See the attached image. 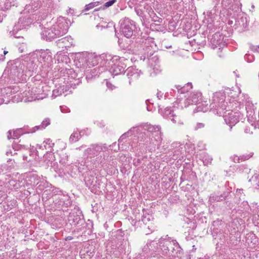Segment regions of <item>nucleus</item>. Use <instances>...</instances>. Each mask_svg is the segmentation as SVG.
Instances as JSON below:
<instances>
[{
  "label": "nucleus",
  "mask_w": 259,
  "mask_h": 259,
  "mask_svg": "<svg viewBox=\"0 0 259 259\" xmlns=\"http://www.w3.org/2000/svg\"><path fill=\"white\" fill-rule=\"evenodd\" d=\"M52 26L50 32V38L59 37L67 32L68 25L64 18L60 17L56 19L52 20Z\"/></svg>",
  "instance_id": "1"
},
{
  "label": "nucleus",
  "mask_w": 259,
  "mask_h": 259,
  "mask_svg": "<svg viewBox=\"0 0 259 259\" xmlns=\"http://www.w3.org/2000/svg\"><path fill=\"white\" fill-rule=\"evenodd\" d=\"M135 28L134 22L128 19H124L120 22V31L127 38L133 35Z\"/></svg>",
  "instance_id": "2"
},
{
  "label": "nucleus",
  "mask_w": 259,
  "mask_h": 259,
  "mask_svg": "<svg viewBox=\"0 0 259 259\" xmlns=\"http://www.w3.org/2000/svg\"><path fill=\"white\" fill-rule=\"evenodd\" d=\"M225 120L227 124H229L232 128V126L235 125L239 121L238 117L236 115V113H232L229 114L228 116L225 117Z\"/></svg>",
  "instance_id": "3"
},
{
  "label": "nucleus",
  "mask_w": 259,
  "mask_h": 259,
  "mask_svg": "<svg viewBox=\"0 0 259 259\" xmlns=\"http://www.w3.org/2000/svg\"><path fill=\"white\" fill-rule=\"evenodd\" d=\"M57 42L59 48H63L69 47L72 42L70 37H65L59 39Z\"/></svg>",
  "instance_id": "4"
},
{
  "label": "nucleus",
  "mask_w": 259,
  "mask_h": 259,
  "mask_svg": "<svg viewBox=\"0 0 259 259\" xmlns=\"http://www.w3.org/2000/svg\"><path fill=\"white\" fill-rule=\"evenodd\" d=\"M102 150V148L99 145H92L89 148H88L85 152L88 154L92 156L97 155L98 153Z\"/></svg>",
  "instance_id": "5"
},
{
  "label": "nucleus",
  "mask_w": 259,
  "mask_h": 259,
  "mask_svg": "<svg viewBox=\"0 0 259 259\" xmlns=\"http://www.w3.org/2000/svg\"><path fill=\"white\" fill-rule=\"evenodd\" d=\"M201 98V94L199 92L192 94L188 99L189 104H196L198 103Z\"/></svg>",
  "instance_id": "6"
},
{
  "label": "nucleus",
  "mask_w": 259,
  "mask_h": 259,
  "mask_svg": "<svg viewBox=\"0 0 259 259\" xmlns=\"http://www.w3.org/2000/svg\"><path fill=\"white\" fill-rule=\"evenodd\" d=\"M144 130L150 133H156L157 135L160 134V127L159 126H155L151 124H146L144 126Z\"/></svg>",
  "instance_id": "7"
},
{
  "label": "nucleus",
  "mask_w": 259,
  "mask_h": 259,
  "mask_svg": "<svg viewBox=\"0 0 259 259\" xmlns=\"http://www.w3.org/2000/svg\"><path fill=\"white\" fill-rule=\"evenodd\" d=\"M98 57L94 54H90L88 56V65L89 67L94 66L98 64Z\"/></svg>",
  "instance_id": "8"
},
{
  "label": "nucleus",
  "mask_w": 259,
  "mask_h": 259,
  "mask_svg": "<svg viewBox=\"0 0 259 259\" xmlns=\"http://www.w3.org/2000/svg\"><path fill=\"white\" fill-rule=\"evenodd\" d=\"M127 75L130 79V83H131L132 81L138 79L139 77V74L137 71L131 72V69L128 70Z\"/></svg>",
  "instance_id": "9"
},
{
  "label": "nucleus",
  "mask_w": 259,
  "mask_h": 259,
  "mask_svg": "<svg viewBox=\"0 0 259 259\" xmlns=\"http://www.w3.org/2000/svg\"><path fill=\"white\" fill-rule=\"evenodd\" d=\"M100 2H95L90 3L89 4L86 5L84 8V9L82 10V12L88 11L91 9H93L94 8L97 7L99 6Z\"/></svg>",
  "instance_id": "10"
},
{
  "label": "nucleus",
  "mask_w": 259,
  "mask_h": 259,
  "mask_svg": "<svg viewBox=\"0 0 259 259\" xmlns=\"http://www.w3.org/2000/svg\"><path fill=\"white\" fill-rule=\"evenodd\" d=\"M81 135L80 133L77 132H74L70 137V141L71 142H75L78 141Z\"/></svg>",
  "instance_id": "11"
},
{
  "label": "nucleus",
  "mask_w": 259,
  "mask_h": 259,
  "mask_svg": "<svg viewBox=\"0 0 259 259\" xmlns=\"http://www.w3.org/2000/svg\"><path fill=\"white\" fill-rule=\"evenodd\" d=\"M49 124V121L47 119H45L41 123V124L39 126H36L34 128L36 130H42L45 129Z\"/></svg>",
  "instance_id": "12"
},
{
  "label": "nucleus",
  "mask_w": 259,
  "mask_h": 259,
  "mask_svg": "<svg viewBox=\"0 0 259 259\" xmlns=\"http://www.w3.org/2000/svg\"><path fill=\"white\" fill-rule=\"evenodd\" d=\"M48 28H44V30L41 32V38L44 40H48Z\"/></svg>",
  "instance_id": "13"
},
{
  "label": "nucleus",
  "mask_w": 259,
  "mask_h": 259,
  "mask_svg": "<svg viewBox=\"0 0 259 259\" xmlns=\"http://www.w3.org/2000/svg\"><path fill=\"white\" fill-rule=\"evenodd\" d=\"M232 160L235 163H239L240 161L243 160L242 157H239L237 155H234L231 157Z\"/></svg>",
  "instance_id": "14"
},
{
  "label": "nucleus",
  "mask_w": 259,
  "mask_h": 259,
  "mask_svg": "<svg viewBox=\"0 0 259 259\" xmlns=\"http://www.w3.org/2000/svg\"><path fill=\"white\" fill-rule=\"evenodd\" d=\"M124 69L122 67H120L118 68V65L117 66L116 68H114V72L116 74L121 73L123 72Z\"/></svg>",
  "instance_id": "15"
},
{
  "label": "nucleus",
  "mask_w": 259,
  "mask_h": 259,
  "mask_svg": "<svg viewBox=\"0 0 259 259\" xmlns=\"http://www.w3.org/2000/svg\"><path fill=\"white\" fill-rule=\"evenodd\" d=\"M115 1H116V0H111V1L106 2L105 4V7L106 8H108V7H109L110 6H111L115 2Z\"/></svg>",
  "instance_id": "16"
},
{
  "label": "nucleus",
  "mask_w": 259,
  "mask_h": 259,
  "mask_svg": "<svg viewBox=\"0 0 259 259\" xmlns=\"http://www.w3.org/2000/svg\"><path fill=\"white\" fill-rule=\"evenodd\" d=\"M204 126V124L202 123H198L195 127V130L203 128Z\"/></svg>",
  "instance_id": "17"
},
{
  "label": "nucleus",
  "mask_w": 259,
  "mask_h": 259,
  "mask_svg": "<svg viewBox=\"0 0 259 259\" xmlns=\"http://www.w3.org/2000/svg\"><path fill=\"white\" fill-rule=\"evenodd\" d=\"M74 10L72 9L71 8H69L67 11V12L68 14H70L71 15H72L73 13Z\"/></svg>",
  "instance_id": "18"
},
{
  "label": "nucleus",
  "mask_w": 259,
  "mask_h": 259,
  "mask_svg": "<svg viewBox=\"0 0 259 259\" xmlns=\"http://www.w3.org/2000/svg\"><path fill=\"white\" fill-rule=\"evenodd\" d=\"M11 137H12L11 132L10 131H9L8 132V136H7L8 139H10L11 138Z\"/></svg>",
  "instance_id": "19"
},
{
  "label": "nucleus",
  "mask_w": 259,
  "mask_h": 259,
  "mask_svg": "<svg viewBox=\"0 0 259 259\" xmlns=\"http://www.w3.org/2000/svg\"><path fill=\"white\" fill-rule=\"evenodd\" d=\"M48 194H47V191H45L44 193H43V195H42V199H44L45 198V196L46 195H47Z\"/></svg>",
  "instance_id": "20"
},
{
  "label": "nucleus",
  "mask_w": 259,
  "mask_h": 259,
  "mask_svg": "<svg viewBox=\"0 0 259 259\" xmlns=\"http://www.w3.org/2000/svg\"><path fill=\"white\" fill-rule=\"evenodd\" d=\"M179 88H181V90H182V91H181V93H184V88H182V87H181L180 85H178V87H177V88H178V89H179Z\"/></svg>",
  "instance_id": "21"
},
{
  "label": "nucleus",
  "mask_w": 259,
  "mask_h": 259,
  "mask_svg": "<svg viewBox=\"0 0 259 259\" xmlns=\"http://www.w3.org/2000/svg\"><path fill=\"white\" fill-rule=\"evenodd\" d=\"M187 86H190V89H192V84H191V83H187Z\"/></svg>",
  "instance_id": "22"
},
{
  "label": "nucleus",
  "mask_w": 259,
  "mask_h": 259,
  "mask_svg": "<svg viewBox=\"0 0 259 259\" xmlns=\"http://www.w3.org/2000/svg\"><path fill=\"white\" fill-rule=\"evenodd\" d=\"M9 154H12V151H7V152L6 154H7V155H8Z\"/></svg>",
  "instance_id": "23"
},
{
  "label": "nucleus",
  "mask_w": 259,
  "mask_h": 259,
  "mask_svg": "<svg viewBox=\"0 0 259 259\" xmlns=\"http://www.w3.org/2000/svg\"><path fill=\"white\" fill-rule=\"evenodd\" d=\"M171 120L174 123H176V120H175L174 118H171Z\"/></svg>",
  "instance_id": "24"
},
{
  "label": "nucleus",
  "mask_w": 259,
  "mask_h": 259,
  "mask_svg": "<svg viewBox=\"0 0 259 259\" xmlns=\"http://www.w3.org/2000/svg\"><path fill=\"white\" fill-rule=\"evenodd\" d=\"M19 50H20V51L22 53L23 52L24 50L23 49H21L20 47L19 48Z\"/></svg>",
  "instance_id": "25"
},
{
  "label": "nucleus",
  "mask_w": 259,
  "mask_h": 259,
  "mask_svg": "<svg viewBox=\"0 0 259 259\" xmlns=\"http://www.w3.org/2000/svg\"><path fill=\"white\" fill-rule=\"evenodd\" d=\"M4 54H5V55H6V54H7V53H8V52H7V51H5L4 52Z\"/></svg>",
  "instance_id": "26"
},
{
  "label": "nucleus",
  "mask_w": 259,
  "mask_h": 259,
  "mask_svg": "<svg viewBox=\"0 0 259 259\" xmlns=\"http://www.w3.org/2000/svg\"><path fill=\"white\" fill-rule=\"evenodd\" d=\"M12 161V159H9L8 160V162H10V161Z\"/></svg>",
  "instance_id": "27"
},
{
  "label": "nucleus",
  "mask_w": 259,
  "mask_h": 259,
  "mask_svg": "<svg viewBox=\"0 0 259 259\" xmlns=\"http://www.w3.org/2000/svg\"><path fill=\"white\" fill-rule=\"evenodd\" d=\"M78 219L79 220H80V218H79V217H76V220H77Z\"/></svg>",
  "instance_id": "28"
},
{
  "label": "nucleus",
  "mask_w": 259,
  "mask_h": 259,
  "mask_svg": "<svg viewBox=\"0 0 259 259\" xmlns=\"http://www.w3.org/2000/svg\"><path fill=\"white\" fill-rule=\"evenodd\" d=\"M78 224V221H77L76 223L74 222V224Z\"/></svg>",
  "instance_id": "29"
},
{
  "label": "nucleus",
  "mask_w": 259,
  "mask_h": 259,
  "mask_svg": "<svg viewBox=\"0 0 259 259\" xmlns=\"http://www.w3.org/2000/svg\"><path fill=\"white\" fill-rule=\"evenodd\" d=\"M35 130L32 131V132H34Z\"/></svg>",
  "instance_id": "30"
}]
</instances>
